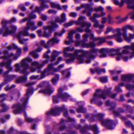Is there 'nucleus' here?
<instances>
[{
  "mask_svg": "<svg viewBox=\"0 0 134 134\" xmlns=\"http://www.w3.org/2000/svg\"><path fill=\"white\" fill-rule=\"evenodd\" d=\"M31 59H24L23 60L21 63V66L24 68L26 69L29 68V66L27 63V62H30Z\"/></svg>",
  "mask_w": 134,
  "mask_h": 134,
  "instance_id": "30",
  "label": "nucleus"
},
{
  "mask_svg": "<svg viewBox=\"0 0 134 134\" xmlns=\"http://www.w3.org/2000/svg\"><path fill=\"white\" fill-rule=\"evenodd\" d=\"M93 9V11L94 10L96 12H97L99 11H103L104 10L103 8L101 6H99L97 8H95Z\"/></svg>",
  "mask_w": 134,
  "mask_h": 134,
  "instance_id": "47",
  "label": "nucleus"
},
{
  "mask_svg": "<svg viewBox=\"0 0 134 134\" xmlns=\"http://www.w3.org/2000/svg\"><path fill=\"white\" fill-rule=\"evenodd\" d=\"M41 2V7H36L35 8V12H38L39 14H40L41 12L43 11L45 9L48 8L49 6L48 5L45 4V3L49 2L47 0H39Z\"/></svg>",
  "mask_w": 134,
  "mask_h": 134,
  "instance_id": "18",
  "label": "nucleus"
},
{
  "mask_svg": "<svg viewBox=\"0 0 134 134\" xmlns=\"http://www.w3.org/2000/svg\"><path fill=\"white\" fill-rule=\"evenodd\" d=\"M49 83V82H43L40 83L38 85V86L40 87H41L44 86H46Z\"/></svg>",
  "mask_w": 134,
  "mask_h": 134,
  "instance_id": "53",
  "label": "nucleus"
},
{
  "mask_svg": "<svg viewBox=\"0 0 134 134\" xmlns=\"http://www.w3.org/2000/svg\"><path fill=\"white\" fill-rule=\"evenodd\" d=\"M69 16L73 18H75L77 16V14L75 12H71L69 13Z\"/></svg>",
  "mask_w": 134,
  "mask_h": 134,
  "instance_id": "54",
  "label": "nucleus"
},
{
  "mask_svg": "<svg viewBox=\"0 0 134 134\" xmlns=\"http://www.w3.org/2000/svg\"><path fill=\"white\" fill-rule=\"evenodd\" d=\"M101 23L102 24H105L107 20V18L106 17H103L102 18Z\"/></svg>",
  "mask_w": 134,
  "mask_h": 134,
  "instance_id": "63",
  "label": "nucleus"
},
{
  "mask_svg": "<svg viewBox=\"0 0 134 134\" xmlns=\"http://www.w3.org/2000/svg\"><path fill=\"white\" fill-rule=\"evenodd\" d=\"M61 52H58L55 50H54L52 53V55L51 59H56L59 54H61Z\"/></svg>",
  "mask_w": 134,
  "mask_h": 134,
  "instance_id": "33",
  "label": "nucleus"
},
{
  "mask_svg": "<svg viewBox=\"0 0 134 134\" xmlns=\"http://www.w3.org/2000/svg\"><path fill=\"white\" fill-rule=\"evenodd\" d=\"M54 91V89L51 86H49L45 89L39 91V93H42L47 94H50Z\"/></svg>",
  "mask_w": 134,
  "mask_h": 134,
  "instance_id": "28",
  "label": "nucleus"
},
{
  "mask_svg": "<svg viewBox=\"0 0 134 134\" xmlns=\"http://www.w3.org/2000/svg\"><path fill=\"white\" fill-rule=\"evenodd\" d=\"M68 70L67 69L65 71H62V74L65 77H68L70 75V73L68 72Z\"/></svg>",
  "mask_w": 134,
  "mask_h": 134,
  "instance_id": "43",
  "label": "nucleus"
},
{
  "mask_svg": "<svg viewBox=\"0 0 134 134\" xmlns=\"http://www.w3.org/2000/svg\"><path fill=\"white\" fill-rule=\"evenodd\" d=\"M29 55L35 58H38L39 55L38 54L34 51L30 52L29 53Z\"/></svg>",
  "mask_w": 134,
  "mask_h": 134,
  "instance_id": "38",
  "label": "nucleus"
},
{
  "mask_svg": "<svg viewBox=\"0 0 134 134\" xmlns=\"http://www.w3.org/2000/svg\"><path fill=\"white\" fill-rule=\"evenodd\" d=\"M121 29L119 28H117L114 30L112 31V32L113 33L117 32V33L112 35L108 36L105 37L106 39H110L115 38L118 42L119 43L122 42L123 40L121 37Z\"/></svg>",
  "mask_w": 134,
  "mask_h": 134,
  "instance_id": "13",
  "label": "nucleus"
},
{
  "mask_svg": "<svg viewBox=\"0 0 134 134\" xmlns=\"http://www.w3.org/2000/svg\"><path fill=\"white\" fill-rule=\"evenodd\" d=\"M35 83V82H29L25 85V86L26 87H30L31 86L34 84Z\"/></svg>",
  "mask_w": 134,
  "mask_h": 134,
  "instance_id": "62",
  "label": "nucleus"
},
{
  "mask_svg": "<svg viewBox=\"0 0 134 134\" xmlns=\"http://www.w3.org/2000/svg\"><path fill=\"white\" fill-rule=\"evenodd\" d=\"M123 48L124 49L121 53L120 52L122 49L121 48H119L117 49L101 48L100 49V58L106 57L107 56V53H108L109 55L110 56L113 57L117 55V58L116 59H128V57H125V55L129 53V49L132 51V52L131 53L130 58H132L134 57V43H131V46H125Z\"/></svg>",
  "mask_w": 134,
  "mask_h": 134,
  "instance_id": "1",
  "label": "nucleus"
},
{
  "mask_svg": "<svg viewBox=\"0 0 134 134\" xmlns=\"http://www.w3.org/2000/svg\"><path fill=\"white\" fill-rule=\"evenodd\" d=\"M104 115L101 113H98L92 116L91 118L92 121L98 120L102 122V125L107 126L110 130L114 129L115 127V125L113 121L109 119H103Z\"/></svg>",
  "mask_w": 134,
  "mask_h": 134,
  "instance_id": "6",
  "label": "nucleus"
},
{
  "mask_svg": "<svg viewBox=\"0 0 134 134\" xmlns=\"http://www.w3.org/2000/svg\"><path fill=\"white\" fill-rule=\"evenodd\" d=\"M61 111H64L65 116H67L68 111L64 106H63L62 108L57 107L54 109H52L51 110L47 112V114L48 115H57L59 114V112Z\"/></svg>",
  "mask_w": 134,
  "mask_h": 134,
  "instance_id": "14",
  "label": "nucleus"
},
{
  "mask_svg": "<svg viewBox=\"0 0 134 134\" xmlns=\"http://www.w3.org/2000/svg\"><path fill=\"white\" fill-rule=\"evenodd\" d=\"M51 52V51L50 49H48L46 52L43 55V58L46 59H49L50 57L48 55V54L49 53Z\"/></svg>",
  "mask_w": 134,
  "mask_h": 134,
  "instance_id": "48",
  "label": "nucleus"
},
{
  "mask_svg": "<svg viewBox=\"0 0 134 134\" xmlns=\"http://www.w3.org/2000/svg\"><path fill=\"white\" fill-rule=\"evenodd\" d=\"M86 128L88 129H91L93 131L94 134H97L99 132L97 126L96 125L93 126H87Z\"/></svg>",
  "mask_w": 134,
  "mask_h": 134,
  "instance_id": "31",
  "label": "nucleus"
},
{
  "mask_svg": "<svg viewBox=\"0 0 134 134\" xmlns=\"http://www.w3.org/2000/svg\"><path fill=\"white\" fill-rule=\"evenodd\" d=\"M74 24L77 25H80L83 26H87V27H90L91 25V24L90 23L86 22L81 23L80 21L78 20V21H71L69 23H66L64 24V26L65 27H68L72 26Z\"/></svg>",
  "mask_w": 134,
  "mask_h": 134,
  "instance_id": "17",
  "label": "nucleus"
},
{
  "mask_svg": "<svg viewBox=\"0 0 134 134\" xmlns=\"http://www.w3.org/2000/svg\"><path fill=\"white\" fill-rule=\"evenodd\" d=\"M81 27L77 28L75 30H73L70 31L68 34V38L69 41H66L65 43L67 45H69L71 43H73L74 41L72 39L73 34L76 32H82L84 31L83 27L86 26H82L81 25Z\"/></svg>",
  "mask_w": 134,
  "mask_h": 134,
  "instance_id": "12",
  "label": "nucleus"
},
{
  "mask_svg": "<svg viewBox=\"0 0 134 134\" xmlns=\"http://www.w3.org/2000/svg\"><path fill=\"white\" fill-rule=\"evenodd\" d=\"M95 70L98 74H99L102 73L101 69H100L98 68H96Z\"/></svg>",
  "mask_w": 134,
  "mask_h": 134,
  "instance_id": "61",
  "label": "nucleus"
},
{
  "mask_svg": "<svg viewBox=\"0 0 134 134\" xmlns=\"http://www.w3.org/2000/svg\"><path fill=\"white\" fill-rule=\"evenodd\" d=\"M111 89V88H109L107 90L105 91H102L99 89L97 90L96 92L94 93L93 98L91 100V103L96 102L98 105L100 106L102 104V102H97L99 98L105 99L107 96H110L112 98H114L116 96V94H110V91Z\"/></svg>",
  "mask_w": 134,
  "mask_h": 134,
  "instance_id": "4",
  "label": "nucleus"
},
{
  "mask_svg": "<svg viewBox=\"0 0 134 134\" xmlns=\"http://www.w3.org/2000/svg\"><path fill=\"white\" fill-rule=\"evenodd\" d=\"M125 124L126 126L131 127L133 130H134V125L131 122L129 121L125 122Z\"/></svg>",
  "mask_w": 134,
  "mask_h": 134,
  "instance_id": "41",
  "label": "nucleus"
},
{
  "mask_svg": "<svg viewBox=\"0 0 134 134\" xmlns=\"http://www.w3.org/2000/svg\"><path fill=\"white\" fill-rule=\"evenodd\" d=\"M59 75L58 74H56L55 77L51 80L52 82L54 85H56L59 79Z\"/></svg>",
  "mask_w": 134,
  "mask_h": 134,
  "instance_id": "35",
  "label": "nucleus"
},
{
  "mask_svg": "<svg viewBox=\"0 0 134 134\" xmlns=\"http://www.w3.org/2000/svg\"><path fill=\"white\" fill-rule=\"evenodd\" d=\"M15 70L16 71H20V67L19 65L18 64H16L15 65Z\"/></svg>",
  "mask_w": 134,
  "mask_h": 134,
  "instance_id": "60",
  "label": "nucleus"
},
{
  "mask_svg": "<svg viewBox=\"0 0 134 134\" xmlns=\"http://www.w3.org/2000/svg\"><path fill=\"white\" fill-rule=\"evenodd\" d=\"M15 85H13L11 87H9V86H7L5 88V91H8L10 89H11L15 87Z\"/></svg>",
  "mask_w": 134,
  "mask_h": 134,
  "instance_id": "57",
  "label": "nucleus"
},
{
  "mask_svg": "<svg viewBox=\"0 0 134 134\" xmlns=\"http://www.w3.org/2000/svg\"><path fill=\"white\" fill-rule=\"evenodd\" d=\"M48 61L45 60L44 61L43 63L39 64L38 62H32V67L30 68V70L31 72H34L35 71L36 69L33 68L35 67L37 69H40L42 67L44 64L47 63Z\"/></svg>",
  "mask_w": 134,
  "mask_h": 134,
  "instance_id": "21",
  "label": "nucleus"
},
{
  "mask_svg": "<svg viewBox=\"0 0 134 134\" xmlns=\"http://www.w3.org/2000/svg\"><path fill=\"white\" fill-rule=\"evenodd\" d=\"M75 59H65V61L66 63H70L74 61ZM78 63L81 64L86 63H90L91 60V59H75Z\"/></svg>",
  "mask_w": 134,
  "mask_h": 134,
  "instance_id": "22",
  "label": "nucleus"
},
{
  "mask_svg": "<svg viewBox=\"0 0 134 134\" xmlns=\"http://www.w3.org/2000/svg\"><path fill=\"white\" fill-rule=\"evenodd\" d=\"M99 80L101 82H106L108 81L107 77L106 76L100 77L99 78Z\"/></svg>",
  "mask_w": 134,
  "mask_h": 134,
  "instance_id": "50",
  "label": "nucleus"
},
{
  "mask_svg": "<svg viewBox=\"0 0 134 134\" xmlns=\"http://www.w3.org/2000/svg\"><path fill=\"white\" fill-rule=\"evenodd\" d=\"M19 7L22 11H24L26 10V8L23 4H21L20 5H19Z\"/></svg>",
  "mask_w": 134,
  "mask_h": 134,
  "instance_id": "56",
  "label": "nucleus"
},
{
  "mask_svg": "<svg viewBox=\"0 0 134 134\" xmlns=\"http://www.w3.org/2000/svg\"><path fill=\"white\" fill-rule=\"evenodd\" d=\"M81 37V36L79 34H76L75 36V38H76L77 41L75 42H76V41H78L80 39ZM75 44L76 45V42H75Z\"/></svg>",
  "mask_w": 134,
  "mask_h": 134,
  "instance_id": "58",
  "label": "nucleus"
},
{
  "mask_svg": "<svg viewBox=\"0 0 134 134\" xmlns=\"http://www.w3.org/2000/svg\"><path fill=\"white\" fill-rule=\"evenodd\" d=\"M3 53L5 55V57L3 59H9L10 58H13V59H16L15 57V55L13 54H9L7 50L4 51Z\"/></svg>",
  "mask_w": 134,
  "mask_h": 134,
  "instance_id": "29",
  "label": "nucleus"
},
{
  "mask_svg": "<svg viewBox=\"0 0 134 134\" xmlns=\"http://www.w3.org/2000/svg\"><path fill=\"white\" fill-rule=\"evenodd\" d=\"M122 71V70H120L118 71H111L110 70V72L111 74H114L116 73L117 74H119Z\"/></svg>",
  "mask_w": 134,
  "mask_h": 134,
  "instance_id": "55",
  "label": "nucleus"
},
{
  "mask_svg": "<svg viewBox=\"0 0 134 134\" xmlns=\"http://www.w3.org/2000/svg\"><path fill=\"white\" fill-rule=\"evenodd\" d=\"M133 79H134V74L123 75L122 76V80L126 82H129ZM132 82L134 83V80ZM125 86L127 89L130 90H134V86L131 83L126 84Z\"/></svg>",
  "mask_w": 134,
  "mask_h": 134,
  "instance_id": "15",
  "label": "nucleus"
},
{
  "mask_svg": "<svg viewBox=\"0 0 134 134\" xmlns=\"http://www.w3.org/2000/svg\"><path fill=\"white\" fill-rule=\"evenodd\" d=\"M105 15V13L103 12H102L100 14L97 13H94L93 16H91L92 18H94L96 19V18H99L104 16Z\"/></svg>",
  "mask_w": 134,
  "mask_h": 134,
  "instance_id": "40",
  "label": "nucleus"
},
{
  "mask_svg": "<svg viewBox=\"0 0 134 134\" xmlns=\"http://www.w3.org/2000/svg\"><path fill=\"white\" fill-rule=\"evenodd\" d=\"M63 90L62 88H60L58 89V94L56 96L53 97V100L54 103H57L58 102L59 99L61 98L62 100L64 101H66L68 99L71 100H73L71 99V97L67 93H62V92Z\"/></svg>",
  "mask_w": 134,
  "mask_h": 134,
  "instance_id": "10",
  "label": "nucleus"
},
{
  "mask_svg": "<svg viewBox=\"0 0 134 134\" xmlns=\"http://www.w3.org/2000/svg\"><path fill=\"white\" fill-rule=\"evenodd\" d=\"M77 111L79 113L83 112L84 109L82 107H80L77 110Z\"/></svg>",
  "mask_w": 134,
  "mask_h": 134,
  "instance_id": "59",
  "label": "nucleus"
},
{
  "mask_svg": "<svg viewBox=\"0 0 134 134\" xmlns=\"http://www.w3.org/2000/svg\"><path fill=\"white\" fill-rule=\"evenodd\" d=\"M7 48L9 50L17 49V51L16 54L17 57L20 55L21 53V49L20 48H18L16 45L14 44H12L10 46L8 47ZM17 58L16 57V58Z\"/></svg>",
  "mask_w": 134,
  "mask_h": 134,
  "instance_id": "25",
  "label": "nucleus"
},
{
  "mask_svg": "<svg viewBox=\"0 0 134 134\" xmlns=\"http://www.w3.org/2000/svg\"><path fill=\"white\" fill-rule=\"evenodd\" d=\"M114 30H113V28L112 27L110 26H108L107 28V30L104 33L105 34H107L110 31H112Z\"/></svg>",
  "mask_w": 134,
  "mask_h": 134,
  "instance_id": "49",
  "label": "nucleus"
},
{
  "mask_svg": "<svg viewBox=\"0 0 134 134\" xmlns=\"http://www.w3.org/2000/svg\"><path fill=\"white\" fill-rule=\"evenodd\" d=\"M82 8H85L82 12V13L83 14L87 13V16H90L91 14V13L93 12V9L92 7L90 6L89 4H82L80 7H79L76 8V10L77 11L80 10Z\"/></svg>",
  "mask_w": 134,
  "mask_h": 134,
  "instance_id": "16",
  "label": "nucleus"
},
{
  "mask_svg": "<svg viewBox=\"0 0 134 134\" xmlns=\"http://www.w3.org/2000/svg\"><path fill=\"white\" fill-rule=\"evenodd\" d=\"M120 16H118L116 17V19L119 20L117 22L118 24H120L125 21L128 18V16L121 19H120Z\"/></svg>",
  "mask_w": 134,
  "mask_h": 134,
  "instance_id": "34",
  "label": "nucleus"
},
{
  "mask_svg": "<svg viewBox=\"0 0 134 134\" xmlns=\"http://www.w3.org/2000/svg\"><path fill=\"white\" fill-rule=\"evenodd\" d=\"M10 60H9L5 62H3L2 63H0V66L5 65L6 68L8 69V71L6 72L4 74V76H5L12 69V68L10 65ZM3 72V70L2 69H0V74H1Z\"/></svg>",
  "mask_w": 134,
  "mask_h": 134,
  "instance_id": "20",
  "label": "nucleus"
},
{
  "mask_svg": "<svg viewBox=\"0 0 134 134\" xmlns=\"http://www.w3.org/2000/svg\"><path fill=\"white\" fill-rule=\"evenodd\" d=\"M27 26H26L23 31H20L16 35V37L18 39L19 42L21 44H25V42L29 40L28 38L21 39V36H29L31 38H35L36 37L35 34H30L28 30L30 29L31 30H36L38 28L37 26L35 25V23L34 21H28L27 23Z\"/></svg>",
  "mask_w": 134,
  "mask_h": 134,
  "instance_id": "2",
  "label": "nucleus"
},
{
  "mask_svg": "<svg viewBox=\"0 0 134 134\" xmlns=\"http://www.w3.org/2000/svg\"><path fill=\"white\" fill-rule=\"evenodd\" d=\"M90 17V20L92 22L94 23V27H99L100 25H99V22L96 19H95L94 18H92L91 16Z\"/></svg>",
  "mask_w": 134,
  "mask_h": 134,
  "instance_id": "32",
  "label": "nucleus"
},
{
  "mask_svg": "<svg viewBox=\"0 0 134 134\" xmlns=\"http://www.w3.org/2000/svg\"><path fill=\"white\" fill-rule=\"evenodd\" d=\"M90 39L94 41H99V42L97 43V44L98 45L101 44L102 43H104L106 40L105 37H99L96 38L94 36V35L93 34H91L90 37Z\"/></svg>",
  "mask_w": 134,
  "mask_h": 134,
  "instance_id": "23",
  "label": "nucleus"
},
{
  "mask_svg": "<svg viewBox=\"0 0 134 134\" xmlns=\"http://www.w3.org/2000/svg\"><path fill=\"white\" fill-rule=\"evenodd\" d=\"M28 18H26L20 20L19 21V23L20 24H21L27 20V21H31L30 20V19H35L36 18L37 16L34 13V11H33L30 13L28 14Z\"/></svg>",
  "mask_w": 134,
  "mask_h": 134,
  "instance_id": "24",
  "label": "nucleus"
},
{
  "mask_svg": "<svg viewBox=\"0 0 134 134\" xmlns=\"http://www.w3.org/2000/svg\"><path fill=\"white\" fill-rule=\"evenodd\" d=\"M38 77V76L32 75L30 77V79L31 80L36 79H37Z\"/></svg>",
  "mask_w": 134,
  "mask_h": 134,
  "instance_id": "64",
  "label": "nucleus"
},
{
  "mask_svg": "<svg viewBox=\"0 0 134 134\" xmlns=\"http://www.w3.org/2000/svg\"><path fill=\"white\" fill-rule=\"evenodd\" d=\"M106 105H107L110 106L111 108L110 109H111L114 108L116 106L115 103L112 102H110L109 101H107L106 102Z\"/></svg>",
  "mask_w": 134,
  "mask_h": 134,
  "instance_id": "39",
  "label": "nucleus"
},
{
  "mask_svg": "<svg viewBox=\"0 0 134 134\" xmlns=\"http://www.w3.org/2000/svg\"><path fill=\"white\" fill-rule=\"evenodd\" d=\"M27 79V77L26 76L21 77L18 79L16 80L17 83H21L25 82Z\"/></svg>",
  "mask_w": 134,
  "mask_h": 134,
  "instance_id": "36",
  "label": "nucleus"
},
{
  "mask_svg": "<svg viewBox=\"0 0 134 134\" xmlns=\"http://www.w3.org/2000/svg\"><path fill=\"white\" fill-rule=\"evenodd\" d=\"M50 4L51 7L52 8H56L59 10L62 9V7L59 4L54 2H51Z\"/></svg>",
  "mask_w": 134,
  "mask_h": 134,
  "instance_id": "37",
  "label": "nucleus"
},
{
  "mask_svg": "<svg viewBox=\"0 0 134 134\" xmlns=\"http://www.w3.org/2000/svg\"><path fill=\"white\" fill-rule=\"evenodd\" d=\"M16 19L15 18H13L11 19L7 20L3 19L2 21L1 24L3 29L5 32L3 34V37H5L8 35H14L17 30V27L15 26L12 25L10 27L11 30H10L7 25L8 24H10L16 21Z\"/></svg>",
  "mask_w": 134,
  "mask_h": 134,
  "instance_id": "5",
  "label": "nucleus"
},
{
  "mask_svg": "<svg viewBox=\"0 0 134 134\" xmlns=\"http://www.w3.org/2000/svg\"><path fill=\"white\" fill-rule=\"evenodd\" d=\"M124 86V83H122L120 84L119 86H116L115 88V91L118 92H121L122 91V90L119 87V86Z\"/></svg>",
  "mask_w": 134,
  "mask_h": 134,
  "instance_id": "44",
  "label": "nucleus"
},
{
  "mask_svg": "<svg viewBox=\"0 0 134 134\" xmlns=\"http://www.w3.org/2000/svg\"><path fill=\"white\" fill-rule=\"evenodd\" d=\"M5 95L4 94H2L0 95V99L1 100V105L3 107V111H5L9 108L8 106H7L4 104L2 103L3 101L5 99Z\"/></svg>",
  "mask_w": 134,
  "mask_h": 134,
  "instance_id": "26",
  "label": "nucleus"
},
{
  "mask_svg": "<svg viewBox=\"0 0 134 134\" xmlns=\"http://www.w3.org/2000/svg\"><path fill=\"white\" fill-rule=\"evenodd\" d=\"M61 59H58L55 63H53V64H51L48 65V68L45 69L44 71L42 72L41 73V78L42 79L45 76L48 75L50 74V71L52 70V71L54 72H57L59 71L60 70V69L58 68H54L53 67L54 65H57L59 63Z\"/></svg>",
  "mask_w": 134,
  "mask_h": 134,
  "instance_id": "11",
  "label": "nucleus"
},
{
  "mask_svg": "<svg viewBox=\"0 0 134 134\" xmlns=\"http://www.w3.org/2000/svg\"><path fill=\"white\" fill-rule=\"evenodd\" d=\"M32 93V91L31 89L30 88L29 89L27 90L25 95V98H23L22 100V101L23 103V104L21 105L19 104H18L14 105L12 107L14 109V113H19L23 112L26 120L27 122H29L33 121L35 122L37 121L36 119L33 120L30 118L27 117L24 111V110L26 107V103L27 101L28 96L30 94H31Z\"/></svg>",
  "mask_w": 134,
  "mask_h": 134,
  "instance_id": "3",
  "label": "nucleus"
},
{
  "mask_svg": "<svg viewBox=\"0 0 134 134\" xmlns=\"http://www.w3.org/2000/svg\"><path fill=\"white\" fill-rule=\"evenodd\" d=\"M88 27L86 28L85 30H84V31L90 34V37L91 34H93V32L91 31L90 29L88 28L89 27Z\"/></svg>",
  "mask_w": 134,
  "mask_h": 134,
  "instance_id": "51",
  "label": "nucleus"
},
{
  "mask_svg": "<svg viewBox=\"0 0 134 134\" xmlns=\"http://www.w3.org/2000/svg\"><path fill=\"white\" fill-rule=\"evenodd\" d=\"M89 36L87 34H84L83 35V39L81 41H81L82 42H84L83 41H85V42H87V38ZM77 42V41H76Z\"/></svg>",
  "mask_w": 134,
  "mask_h": 134,
  "instance_id": "46",
  "label": "nucleus"
},
{
  "mask_svg": "<svg viewBox=\"0 0 134 134\" xmlns=\"http://www.w3.org/2000/svg\"><path fill=\"white\" fill-rule=\"evenodd\" d=\"M104 27V25H100L99 26V30H96V32L97 33L99 34H101V32L103 31V29Z\"/></svg>",
  "mask_w": 134,
  "mask_h": 134,
  "instance_id": "45",
  "label": "nucleus"
},
{
  "mask_svg": "<svg viewBox=\"0 0 134 134\" xmlns=\"http://www.w3.org/2000/svg\"><path fill=\"white\" fill-rule=\"evenodd\" d=\"M61 19H60L58 16H56L55 18L56 22H58L61 24L64 22L66 20V15L64 13L62 14L61 15Z\"/></svg>",
  "mask_w": 134,
  "mask_h": 134,
  "instance_id": "27",
  "label": "nucleus"
},
{
  "mask_svg": "<svg viewBox=\"0 0 134 134\" xmlns=\"http://www.w3.org/2000/svg\"><path fill=\"white\" fill-rule=\"evenodd\" d=\"M51 25L47 26H44L43 28L44 30L43 35L42 34L41 30H38L37 31L39 37L43 36L46 38H49L51 35V34L54 28L58 27V26L56 23L53 21L50 22Z\"/></svg>",
  "mask_w": 134,
  "mask_h": 134,
  "instance_id": "7",
  "label": "nucleus"
},
{
  "mask_svg": "<svg viewBox=\"0 0 134 134\" xmlns=\"http://www.w3.org/2000/svg\"><path fill=\"white\" fill-rule=\"evenodd\" d=\"M76 46H81L84 48H93L96 46V44L94 42H92L86 43L81 41H77L76 42Z\"/></svg>",
  "mask_w": 134,
  "mask_h": 134,
  "instance_id": "19",
  "label": "nucleus"
},
{
  "mask_svg": "<svg viewBox=\"0 0 134 134\" xmlns=\"http://www.w3.org/2000/svg\"><path fill=\"white\" fill-rule=\"evenodd\" d=\"M128 29L131 31H134V26L127 25L123 27L121 29V30L123 32L121 33V35L126 41L128 43H130L131 41V40L134 38V35L133 34L130 33L129 34V37H127L126 30Z\"/></svg>",
  "mask_w": 134,
  "mask_h": 134,
  "instance_id": "9",
  "label": "nucleus"
},
{
  "mask_svg": "<svg viewBox=\"0 0 134 134\" xmlns=\"http://www.w3.org/2000/svg\"><path fill=\"white\" fill-rule=\"evenodd\" d=\"M65 32V30L64 28H63L61 32L55 33V34L54 37L49 40L47 42V44H45V41L43 40H41L40 42L41 45L43 46L44 47L47 49L49 48L50 45H53L56 43H58L60 40L56 37L57 36H60Z\"/></svg>",
  "mask_w": 134,
  "mask_h": 134,
  "instance_id": "8",
  "label": "nucleus"
},
{
  "mask_svg": "<svg viewBox=\"0 0 134 134\" xmlns=\"http://www.w3.org/2000/svg\"><path fill=\"white\" fill-rule=\"evenodd\" d=\"M108 23L109 24H112L114 23L113 18L110 15H108Z\"/></svg>",
  "mask_w": 134,
  "mask_h": 134,
  "instance_id": "42",
  "label": "nucleus"
},
{
  "mask_svg": "<svg viewBox=\"0 0 134 134\" xmlns=\"http://www.w3.org/2000/svg\"><path fill=\"white\" fill-rule=\"evenodd\" d=\"M41 19L44 21H46L47 19V16L45 14H41Z\"/></svg>",
  "mask_w": 134,
  "mask_h": 134,
  "instance_id": "52",
  "label": "nucleus"
}]
</instances>
